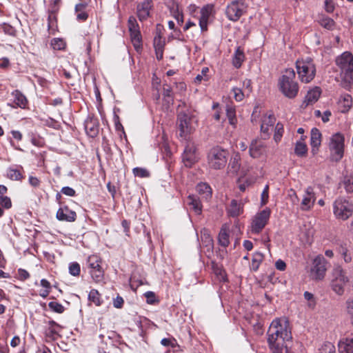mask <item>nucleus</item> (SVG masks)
<instances>
[{"instance_id":"obj_1","label":"nucleus","mask_w":353,"mask_h":353,"mask_svg":"<svg viewBox=\"0 0 353 353\" xmlns=\"http://www.w3.org/2000/svg\"><path fill=\"white\" fill-rule=\"evenodd\" d=\"M268 343L273 353H282L287 350L286 342L292 339L291 330L285 319H274L271 323L267 332Z\"/></svg>"},{"instance_id":"obj_2","label":"nucleus","mask_w":353,"mask_h":353,"mask_svg":"<svg viewBox=\"0 0 353 353\" xmlns=\"http://www.w3.org/2000/svg\"><path fill=\"white\" fill-rule=\"evenodd\" d=\"M280 91L288 98H294L299 92L298 83L295 81V72L293 69H286L279 80Z\"/></svg>"},{"instance_id":"obj_3","label":"nucleus","mask_w":353,"mask_h":353,"mask_svg":"<svg viewBox=\"0 0 353 353\" xmlns=\"http://www.w3.org/2000/svg\"><path fill=\"white\" fill-rule=\"evenodd\" d=\"M336 65L339 69L341 78L347 83L353 82V54L345 52L336 57Z\"/></svg>"},{"instance_id":"obj_4","label":"nucleus","mask_w":353,"mask_h":353,"mask_svg":"<svg viewBox=\"0 0 353 353\" xmlns=\"http://www.w3.org/2000/svg\"><path fill=\"white\" fill-rule=\"evenodd\" d=\"M297 73L300 80L303 83L312 81L316 75V66L310 57L299 59L296 62Z\"/></svg>"},{"instance_id":"obj_5","label":"nucleus","mask_w":353,"mask_h":353,"mask_svg":"<svg viewBox=\"0 0 353 353\" xmlns=\"http://www.w3.org/2000/svg\"><path fill=\"white\" fill-rule=\"evenodd\" d=\"M228 152L219 146L214 147L208 154V163L210 168L214 170L223 169L228 161Z\"/></svg>"},{"instance_id":"obj_6","label":"nucleus","mask_w":353,"mask_h":353,"mask_svg":"<svg viewBox=\"0 0 353 353\" xmlns=\"http://www.w3.org/2000/svg\"><path fill=\"white\" fill-rule=\"evenodd\" d=\"M332 276L331 281L332 290L338 295L343 294L345 286L349 282L345 271L341 266H336L333 270Z\"/></svg>"},{"instance_id":"obj_7","label":"nucleus","mask_w":353,"mask_h":353,"mask_svg":"<svg viewBox=\"0 0 353 353\" xmlns=\"http://www.w3.org/2000/svg\"><path fill=\"white\" fill-rule=\"evenodd\" d=\"M345 139L342 134L337 132L332 135L329 142V149L331 152L332 159L340 161L343 157Z\"/></svg>"},{"instance_id":"obj_8","label":"nucleus","mask_w":353,"mask_h":353,"mask_svg":"<svg viewBox=\"0 0 353 353\" xmlns=\"http://www.w3.org/2000/svg\"><path fill=\"white\" fill-rule=\"evenodd\" d=\"M333 212L337 219L347 220L352 214L353 205L343 198H339L334 202Z\"/></svg>"},{"instance_id":"obj_9","label":"nucleus","mask_w":353,"mask_h":353,"mask_svg":"<svg viewBox=\"0 0 353 353\" xmlns=\"http://www.w3.org/2000/svg\"><path fill=\"white\" fill-rule=\"evenodd\" d=\"M102 260L97 255H91L88 258L87 265L90 274L96 283L101 282L104 279V270L101 267Z\"/></svg>"},{"instance_id":"obj_10","label":"nucleus","mask_w":353,"mask_h":353,"mask_svg":"<svg viewBox=\"0 0 353 353\" xmlns=\"http://www.w3.org/2000/svg\"><path fill=\"white\" fill-rule=\"evenodd\" d=\"M248 5L244 0H234L228 5L225 9V14L229 20L238 21L246 12Z\"/></svg>"},{"instance_id":"obj_11","label":"nucleus","mask_w":353,"mask_h":353,"mask_svg":"<svg viewBox=\"0 0 353 353\" xmlns=\"http://www.w3.org/2000/svg\"><path fill=\"white\" fill-rule=\"evenodd\" d=\"M270 216V210L266 208L257 213L253 218L251 224V232L259 234L267 224Z\"/></svg>"},{"instance_id":"obj_12","label":"nucleus","mask_w":353,"mask_h":353,"mask_svg":"<svg viewBox=\"0 0 353 353\" xmlns=\"http://www.w3.org/2000/svg\"><path fill=\"white\" fill-rule=\"evenodd\" d=\"M327 263L325 258L321 256H317L313 261V266L311 269V277L316 281L323 280L326 272L325 265Z\"/></svg>"},{"instance_id":"obj_13","label":"nucleus","mask_w":353,"mask_h":353,"mask_svg":"<svg viewBox=\"0 0 353 353\" xmlns=\"http://www.w3.org/2000/svg\"><path fill=\"white\" fill-rule=\"evenodd\" d=\"M196 148L194 143H189L184 150L182 159L186 167H192L198 161L199 157L196 154Z\"/></svg>"},{"instance_id":"obj_14","label":"nucleus","mask_w":353,"mask_h":353,"mask_svg":"<svg viewBox=\"0 0 353 353\" xmlns=\"http://www.w3.org/2000/svg\"><path fill=\"white\" fill-rule=\"evenodd\" d=\"M199 26L202 32L207 31L208 21L210 17L215 14L214 6L207 4L200 10Z\"/></svg>"},{"instance_id":"obj_15","label":"nucleus","mask_w":353,"mask_h":353,"mask_svg":"<svg viewBox=\"0 0 353 353\" xmlns=\"http://www.w3.org/2000/svg\"><path fill=\"white\" fill-rule=\"evenodd\" d=\"M267 150L266 143L259 139H253L249 147V154L251 157L257 159L265 154Z\"/></svg>"},{"instance_id":"obj_16","label":"nucleus","mask_w":353,"mask_h":353,"mask_svg":"<svg viewBox=\"0 0 353 353\" xmlns=\"http://www.w3.org/2000/svg\"><path fill=\"white\" fill-rule=\"evenodd\" d=\"M191 118L186 114L181 112L178 115V125L180 137H186L192 131Z\"/></svg>"},{"instance_id":"obj_17","label":"nucleus","mask_w":353,"mask_h":353,"mask_svg":"<svg viewBox=\"0 0 353 353\" xmlns=\"http://www.w3.org/2000/svg\"><path fill=\"white\" fill-rule=\"evenodd\" d=\"M56 216L59 221L72 222L76 220L77 214L74 211L70 210L68 207L65 206L58 210Z\"/></svg>"},{"instance_id":"obj_18","label":"nucleus","mask_w":353,"mask_h":353,"mask_svg":"<svg viewBox=\"0 0 353 353\" xmlns=\"http://www.w3.org/2000/svg\"><path fill=\"white\" fill-rule=\"evenodd\" d=\"M315 199L313 188L312 187L307 188L301 202V209L303 210H310L313 206Z\"/></svg>"},{"instance_id":"obj_19","label":"nucleus","mask_w":353,"mask_h":353,"mask_svg":"<svg viewBox=\"0 0 353 353\" xmlns=\"http://www.w3.org/2000/svg\"><path fill=\"white\" fill-rule=\"evenodd\" d=\"M85 130L90 137H96L99 133V122L97 119L88 117L85 121Z\"/></svg>"},{"instance_id":"obj_20","label":"nucleus","mask_w":353,"mask_h":353,"mask_svg":"<svg viewBox=\"0 0 353 353\" xmlns=\"http://www.w3.org/2000/svg\"><path fill=\"white\" fill-rule=\"evenodd\" d=\"M151 8V0H145L137 6V15L140 21L145 20L149 17Z\"/></svg>"},{"instance_id":"obj_21","label":"nucleus","mask_w":353,"mask_h":353,"mask_svg":"<svg viewBox=\"0 0 353 353\" xmlns=\"http://www.w3.org/2000/svg\"><path fill=\"white\" fill-rule=\"evenodd\" d=\"M321 94V90L319 87H315L310 90L305 97L303 104H305V106L312 105L318 101Z\"/></svg>"},{"instance_id":"obj_22","label":"nucleus","mask_w":353,"mask_h":353,"mask_svg":"<svg viewBox=\"0 0 353 353\" xmlns=\"http://www.w3.org/2000/svg\"><path fill=\"white\" fill-rule=\"evenodd\" d=\"M321 143V133L319 129L314 128L311 130L310 145L312 152L314 154L318 150Z\"/></svg>"},{"instance_id":"obj_23","label":"nucleus","mask_w":353,"mask_h":353,"mask_svg":"<svg viewBox=\"0 0 353 353\" xmlns=\"http://www.w3.org/2000/svg\"><path fill=\"white\" fill-rule=\"evenodd\" d=\"M243 212L242 204L235 199L231 201L230 204L227 208L228 214L231 217H237L241 214Z\"/></svg>"},{"instance_id":"obj_24","label":"nucleus","mask_w":353,"mask_h":353,"mask_svg":"<svg viewBox=\"0 0 353 353\" xmlns=\"http://www.w3.org/2000/svg\"><path fill=\"white\" fill-rule=\"evenodd\" d=\"M187 205L194 212L199 215L202 212V205L199 198L194 195H189L187 198Z\"/></svg>"},{"instance_id":"obj_25","label":"nucleus","mask_w":353,"mask_h":353,"mask_svg":"<svg viewBox=\"0 0 353 353\" xmlns=\"http://www.w3.org/2000/svg\"><path fill=\"white\" fill-rule=\"evenodd\" d=\"M341 353H353V334L347 336L339 344Z\"/></svg>"},{"instance_id":"obj_26","label":"nucleus","mask_w":353,"mask_h":353,"mask_svg":"<svg viewBox=\"0 0 353 353\" xmlns=\"http://www.w3.org/2000/svg\"><path fill=\"white\" fill-rule=\"evenodd\" d=\"M87 3H80L75 6V12L77 14V19L79 21H85L88 17V14L85 11Z\"/></svg>"},{"instance_id":"obj_27","label":"nucleus","mask_w":353,"mask_h":353,"mask_svg":"<svg viewBox=\"0 0 353 353\" xmlns=\"http://www.w3.org/2000/svg\"><path fill=\"white\" fill-rule=\"evenodd\" d=\"M61 327L54 321H50L48 322V327L46 331V336L55 339L56 336H58L59 330Z\"/></svg>"},{"instance_id":"obj_28","label":"nucleus","mask_w":353,"mask_h":353,"mask_svg":"<svg viewBox=\"0 0 353 353\" xmlns=\"http://www.w3.org/2000/svg\"><path fill=\"white\" fill-rule=\"evenodd\" d=\"M196 191L205 199L208 200L212 196V189L210 186L205 183H201L196 186Z\"/></svg>"},{"instance_id":"obj_29","label":"nucleus","mask_w":353,"mask_h":353,"mask_svg":"<svg viewBox=\"0 0 353 353\" xmlns=\"http://www.w3.org/2000/svg\"><path fill=\"white\" fill-rule=\"evenodd\" d=\"M226 115L228 119L229 123L235 128L237 123L236 109L232 104H228L226 105Z\"/></svg>"},{"instance_id":"obj_30","label":"nucleus","mask_w":353,"mask_h":353,"mask_svg":"<svg viewBox=\"0 0 353 353\" xmlns=\"http://www.w3.org/2000/svg\"><path fill=\"white\" fill-rule=\"evenodd\" d=\"M12 95L14 97V103L20 108H25L27 104L26 97L19 90L12 92Z\"/></svg>"},{"instance_id":"obj_31","label":"nucleus","mask_w":353,"mask_h":353,"mask_svg":"<svg viewBox=\"0 0 353 353\" xmlns=\"http://www.w3.org/2000/svg\"><path fill=\"white\" fill-rule=\"evenodd\" d=\"M130 38L135 50L139 52L142 48V37L141 32H131Z\"/></svg>"},{"instance_id":"obj_32","label":"nucleus","mask_w":353,"mask_h":353,"mask_svg":"<svg viewBox=\"0 0 353 353\" xmlns=\"http://www.w3.org/2000/svg\"><path fill=\"white\" fill-rule=\"evenodd\" d=\"M244 53L243 50L238 48L235 51L233 57V65L235 68H239L241 66L243 61H244Z\"/></svg>"},{"instance_id":"obj_33","label":"nucleus","mask_w":353,"mask_h":353,"mask_svg":"<svg viewBox=\"0 0 353 353\" xmlns=\"http://www.w3.org/2000/svg\"><path fill=\"white\" fill-rule=\"evenodd\" d=\"M263 254H261V252H255L253 254L252 263L250 265L251 270H252L253 271H256L259 269L260 264L263 261Z\"/></svg>"},{"instance_id":"obj_34","label":"nucleus","mask_w":353,"mask_h":353,"mask_svg":"<svg viewBox=\"0 0 353 353\" xmlns=\"http://www.w3.org/2000/svg\"><path fill=\"white\" fill-rule=\"evenodd\" d=\"M219 244L225 248L230 244L229 234L225 229L222 228L219 234Z\"/></svg>"},{"instance_id":"obj_35","label":"nucleus","mask_w":353,"mask_h":353,"mask_svg":"<svg viewBox=\"0 0 353 353\" xmlns=\"http://www.w3.org/2000/svg\"><path fill=\"white\" fill-rule=\"evenodd\" d=\"M307 152V148L305 143L297 141L295 145L294 152L299 157H304Z\"/></svg>"},{"instance_id":"obj_36","label":"nucleus","mask_w":353,"mask_h":353,"mask_svg":"<svg viewBox=\"0 0 353 353\" xmlns=\"http://www.w3.org/2000/svg\"><path fill=\"white\" fill-rule=\"evenodd\" d=\"M7 176L10 179L15 181L21 180L23 178V175L20 170L13 168H9L7 170Z\"/></svg>"},{"instance_id":"obj_37","label":"nucleus","mask_w":353,"mask_h":353,"mask_svg":"<svg viewBox=\"0 0 353 353\" xmlns=\"http://www.w3.org/2000/svg\"><path fill=\"white\" fill-rule=\"evenodd\" d=\"M88 299L90 301L94 303L97 306H100L102 304L101 295L97 290L92 289L90 290L88 294Z\"/></svg>"},{"instance_id":"obj_38","label":"nucleus","mask_w":353,"mask_h":353,"mask_svg":"<svg viewBox=\"0 0 353 353\" xmlns=\"http://www.w3.org/2000/svg\"><path fill=\"white\" fill-rule=\"evenodd\" d=\"M342 183L344 186L345 191L347 193L353 192V176L345 175L343 178Z\"/></svg>"},{"instance_id":"obj_39","label":"nucleus","mask_w":353,"mask_h":353,"mask_svg":"<svg viewBox=\"0 0 353 353\" xmlns=\"http://www.w3.org/2000/svg\"><path fill=\"white\" fill-rule=\"evenodd\" d=\"M340 104L343 107L342 110L343 112H347L352 106V97L349 94L343 95L340 99Z\"/></svg>"},{"instance_id":"obj_40","label":"nucleus","mask_w":353,"mask_h":353,"mask_svg":"<svg viewBox=\"0 0 353 353\" xmlns=\"http://www.w3.org/2000/svg\"><path fill=\"white\" fill-rule=\"evenodd\" d=\"M239 157L236 155L231 159L229 163V172L236 174L240 168Z\"/></svg>"},{"instance_id":"obj_41","label":"nucleus","mask_w":353,"mask_h":353,"mask_svg":"<svg viewBox=\"0 0 353 353\" xmlns=\"http://www.w3.org/2000/svg\"><path fill=\"white\" fill-rule=\"evenodd\" d=\"M283 132V125L281 123H278L275 126L274 134V140L276 143H279L281 140Z\"/></svg>"},{"instance_id":"obj_42","label":"nucleus","mask_w":353,"mask_h":353,"mask_svg":"<svg viewBox=\"0 0 353 353\" xmlns=\"http://www.w3.org/2000/svg\"><path fill=\"white\" fill-rule=\"evenodd\" d=\"M209 72V68L208 67H204L202 68L201 73L198 74L195 77L194 82L196 83H200L202 81H207L209 80V77L208 75V72Z\"/></svg>"},{"instance_id":"obj_43","label":"nucleus","mask_w":353,"mask_h":353,"mask_svg":"<svg viewBox=\"0 0 353 353\" xmlns=\"http://www.w3.org/2000/svg\"><path fill=\"white\" fill-rule=\"evenodd\" d=\"M128 23L130 33L140 32L139 24L134 17H130L128 19Z\"/></svg>"},{"instance_id":"obj_44","label":"nucleus","mask_w":353,"mask_h":353,"mask_svg":"<svg viewBox=\"0 0 353 353\" xmlns=\"http://www.w3.org/2000/svg\"><path fill=\"white\" fill-rule=\"evenodd\" d=\"M320 353H335V346L330 342L325 343L319 349Z\"/></svg>"},{"instance_id":"obj_45","label":"nucleus","mask_w":353,"mask_h":353,"mask_svg":"<svg viewBox=\"0 0 353 353\" xmlns=\"http://www.w3.org/2000/svg\"><path fill=\"white\" fill-rule=\"evenodd\" d=\"M49 307L54 312L61 314L64 312V307L59 303L51 301L48 303Z\"/></svg>"},{"instance_id":"obj_46","label":"nucleus","mask_w":353,"mask_h":353,"mask_svg":"<svg viewBox=\"0 0 353 353\" xmlns=\"http://www.w3.org/2000/svg\"><path fill=\"white\" fill-rule=\"evenodd\" d=\"M232 92L234 93V98L236 101H241L246 94V93L239 88H234Z\"/></svg>"},{"instance_id":"obj_47","label":"nucleus","mask_w":353,"mask_h":353,"mask_svg":"<svg viewBox=\"0 0 353 353\" xmlns=\"http://www.w3.org/2000/svg\"><path fill=\"white\" fill-rule=\"evenodd\" d=\"M276 119L272 114H266L263 117L261 123L267 126L272 127Z\"/></svg>"},{"instance_id":"obj_48","label":"nucleus","mask_w":353,"mask_h":353,"mask_svg":"<svg viewBox=\"0 0 353 353\" xmlns=\"http://www.w3.org/2000/svg\"><path fill=\"white\" fill-rule=\"evenodd\" d=\"M81 268L80 265L77 263L74 262L70 264L69 265V272L71 275L77 276H79L80 274Z\"/></svg>"},{"instance_id":"obj_49","label":"nucleus","mask_w":353,"mask_h":353,"mask_svg":"<svg viewBox=\"0 0 353 353\" xmlns=\"http://www.w3.org/2000/svg\"><path fill=\"white\" fill-rule=\"evenodd\" d=\"M165 42L162 37L159 34L154 39V48L155 50H163Z\"/></svg>"},{"instance_id":"obj_50","label":"nucleus","mask_w":353,"mask_h":353,"mask_svg":"<svg viewBox=\"0 0 353 353\" xmlns=\"http://www.w3.org/2000/svg\"><path fill=\"white\" fill-rule=\"evenodd\" d=\"M133 174L136 176L139 177H148L149 176V172L146 169L141 168H135L133 169Z\"/></svg>"},{"instance_id":"obj_51","label":"nucleus","mask_w":353,"mask_h":353,"mask_svg":"<svg viewBox=\"0 0 353 353\" xmlns=\"http://www.w3.org/2000/svg\"><path fill=\"white\" fill-rule=\"evenodd\" d=\"M0 205L6 209H10L12 207V201L10 197L5 195L0 196Z\"/></svg>"},{"instance_id":"obj_52","label":"nucleus","mask_w":353,"mask_h":353,"mask_svg":"<svg viewBox=\"0 0 353 353\" xmlns=\"http://www.w3.org/2000/svg\"><path fill=\"white\" fill-rule=\"evenodd\" d=\"M61 0H52V3L50 4V14L49 15V20L52 17V14H55L59 10V6Z\"/></svg>"},{"instance_id":"obj_53","label":"nucleus","mask_w":353,"mask_h":353,"mask_svg":"<svg viewBox=\"0 0 353 353\" xmlns=\"http://www.w3.org/2000/svg\"><path fill=\"white\" fill-rule=\"evenodd\" d=\"M321 24L325 28L332 30L334 26V21L330 18H325L322 19Z\"/></svg>"},{"instance_id":"obj_54","label":"nucleus","mask_w":353,"mask_h":353,"mask_svg":"<svg viewBox=\"0 0 353 353\" xmlns=\"http://www.w3.org/2000/svg\"><path fill=\"white\" fill-rule=\"evenodd\" d=\"M52 46L55 50H62L65 48V43L62 39H54L52 41Z\"/></svg>"},{"instance_id":"obj_55","label":"nucleus","mask_w":353,"mask_h":353,"mask_svg":"<svg viewBox=\"0 0 353 353\" xmlns=\"http://www.w3.org/2000/svg\"><path fill=\"white\" fill-rule=\"evenodd\" d=\"M145 296L146 298L147 303L149 304H154L158 302V300L156 299V295L153 292L148 291L145 292Z\"/></svg>"},{"instance_id":"obj_56","label":"nucleus","mask_w":353,"mask_h":353,"mask_svg":"<svg viewBox=\"0 0 353 353\" xmlns=\"http://www.w3.org/2000/svg\"><path fill=\"white\" fill-rule=\"evenodd\" d=\"M303 295L304 298L309 301V307L313 308L316 305V302L314 299V295L309 292H305Z\"/></svg>"},{"instance_id":"obj_57","label":"nucleus","mask_w":353,"mask_h":353,"mask_svg":"<svg viewBox=\"0 0 353 353\" xmlns=\"http://www.w3.org/2000/svg\"><path fill=\"white\" fill-rule=\"evenodd\" d=\"M61 192L66 196H74L76 194L75 190L68 186H65L61 188Z\"/></svg>"},{"instance_id":"obj_58","label":"nucleus","mask_w":353,"mask_h":353,"mask_svg":"<svg viewBox=\"0 0 353 353\" xmlns=\"http://www.w3.org/2000/svg\"><path fill=\"white\" fill-rule=\"evenodd\" d=\"M252 82L250 79H245L243 82V91L248 95L252 92Z\"/></svg>"},{"instance_id":"obj_59","label":"nucleus","mask_w":353,"mask_h":353,"mask_svg":"<svg viewBox=\"0 0 353 353\" xmlns=\"http://www.w3.org/2000/svg\"><path fill=\"white\" fill-rule=\"evenodd\" d=\"M268 190H269V186L267 185H265L263 191L261 193V204L262 205H265L268 203Z\"/></svg>"},{"instance_id":"obj_60","label":"nucleus","mask_w":353,"mask_h":353,"mask_svg":"<svg viewBox=\"0 0 353 353\" xmlns=\"http://www.w3.org/2000/svg\"><path fill=\"white\" fill-rule=\"evenodd\" d=\"M18 274L19 279L21 281H25L30 277V274L26 270L21 268L18 270Z\"/></svg>"},{"instance_id":"obj_61","label":"nucleus","mask_w":353,"mask_h":353,"mask_svg":"<svg viewBox=\"0 0 353 353\" xmlns=\"http://www.w3.org/2000/svg\"><path fill=\"white\" fill-rule=\"evenodd\" d=\"M123 299L122 297L118 296L116 299L113 301V305L114 307L116 308H121L123 305Z\"/></svg>"},{"instance_id":"obj_62","label":"nucleus","mask_w":353,"mask_h":353,"mask_svg":"<svg viewBox=\"0 0 353 353\" xmlns=\"http://www.w3.org/2000/svg\"><path fill=\"white\" fill-rule=\"evenodd\" d=\"M275 266L276 268L280 271H283L286 268L285 263L281 259H279L276 261Z\"/></svg>"},{"instance_id":"obj_63","label":"nucleus","mask_w":353,"mask_h":353,"mask_svg":"<svg viewBox=\"0 0 353 353\" xmlns=\"http://www.w3.org/2000/svg\"><path fill=\"white\" fill-rule=\"evenodd\" d=\"M28 181H29L30 184L33 187L36 188V187L39 186V185H40L39 179L35 176H30L29 177Z\"/></svg>"},{"instance_id":"obj_64","label":"nucleus","mask_w":353,"mask_h":353,"mask_svg":"<svg viewBox=\"0 0 353 353\" xmlns=\"http://www.w3.org/2000/svg\"><path fill=\"white\" fill-rule=\"evenodd\" d=\"M36 353H52L51 350L46 345L39 347Z\"/></svg>"}]
</instances>
